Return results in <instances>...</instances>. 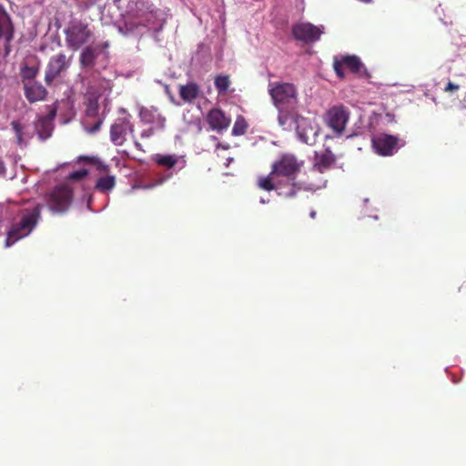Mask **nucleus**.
I'll return each mask as SVG.
<instances>
[{"label": "nucleus", "instance_id": "obj_1", "mask_svg": "<svg viewBox=\"0 0 466 466\" xmlns=\"http://www.w3.org/2000/svg\"><path fill=\"white\" fill-rule=\"evenodd\" d=\"M279 177L276 174H272V169L268 176L259 177L257 185L260 189L266 191H276L279 197L285 198H293L302 188L305 190H317L321 188L326 181L320 179L318 183H308L304 187L299 182L284 183L283 180L274 181Z\"/></svg>", "mask_w": 466, "mask_h": 466}, {"label": "nucleus", "instance_id": "obj_2", "mask_svg": "<svg viewBox=\"0 0 466 466\" xmlns=\"http://www.w3.org/2000/svg\"><path fill=\"white\" fill-rule=\"evenodd\" d=\"M42 206L37 204L31 209L21 212L20 219L13 222L7 231L5 246L11 247L19 239L28 236L35 228L41 214Z\"/></svg>", "mask_w": 466, "mask_h": 466}, {"label": "nucleus", "instance_id": "obj_3", "mask_svg": "<svg viewBox=\"0 0 466 466\" xmlns=\"http://www.w3.org/2000/svg\"><path fill=\"white\" fill-rule=\"evenodd\" d=\"M268 93L278 111L298 109V90L288 82H276L269 85Z\"/></svg>", "mask_w": 466, "mask_h": 466}, {"label": "nucleus", "instance_id": "obj_4", "mask_svg": "<svg viewBox=\"0 0 466 466\" xmlns=\"http://www.w3.org/2000/svg\"><path fill=\"white\" fill-rule=\"evenodd\" d=\"M304 167V161L299 159L293 154H282L271 165L272 174H276L279 177H285V183L296 182L297 176L300 173Z\"/></svg>", "mask_w": 466, "mask_h": 466}, {"label": "nucleus", "instance_id": "obj_5", "mask_svg": "<svg viewBox=\"0 0 466 466\" xmlns=\"http://www.w3.org/2000/svg\"><path fill=\"white\" fill-rule=\"evenodd\" d=\"M65 36L66 46L72 51H77L90 41L93 33L87 24L73 20L65 29Z\"/></svg>", "mask_w": 466, "mask_h": 466}, {"label": "nucleus", "instance_id": "obj_6", "mask_svg": "<svg viewBox=\"0 0 466 466\" xmlns=\"http://www.w3.org/2000/svg\"><path fill=\"white\" fill-rule=\"evenodd\" d=\"M73 56H66L63 52L53 55L45 69V83L51 86L56 80L64 78L72 65Z\"/></svg>", "mask_w": 466, "mask_h": 466}, {"label": "nucleus", "instance_id": "obj_7", "mask_svg": "<svg viewBox=\"0 0 466 466\" xmlns=\"http://www.w3.org/2000/svg\"><path fill=\"white\" fill-rule=\"evenodd\" d=\"M72 200V188L67 185H58L49 193L47 206L52 212L64 213L71 206Z\"/></svg>", "mask_w": 466, "mask_h": 466}, {"label": "nucleus", "instance_id": "obj_8", "mask_svg": "<svg viewBox=\"0 0 466 466\" xmlns=\"http://www.w3.org/2000/svg\"><path fill=\"white\" fill-rule=\"evenodd\" d=\"M324 123L336 137L343 135L350 119L349 110L342 105L330 107L323 116Z\"/></svg>", "mask_w": 466, "mask_h": 466}, {"label": "nucleus", "instance_id": "obj_9", "mask_svg": "<svg viewBox=\"0 0 466 466\" xmlns=\"http://www.w3.org/2000/svg\"><path fill=\"white\" fill-rule=\"evenodd\" d=\"M15 25L11 15L4 7H0V40H3L2 57L11 53V43L15 38Z\"/></svg>", "mask_w": 466, "mask_h": 466}, {"label": "nucleus", "instance_id": "obj_10", "mask_svg": "<svg viewBox=\"0 0 466 466\" xmlns=\"http://www.w3.org/2000/svg\"><path fill=\"white\" fill-rule=\"evenodd\" d=\"M323 32V25L317 26L309 22L295 24L291 30L293 37L296 40L304 43H314L319 41Z\"/></svg>", "mask_w": 466, "mask_h": 466}, {"label": "nucleus", "instance_id": "obj_11", "mask_svg": "<svg viewBox=\"0 0 466 466\" xmlns=\"http://www.w3.org/2000/svg\"><path fill=\"white\" fill-rule=\"evenodd\" d=\"M134 133V126L128 118L117 119L110 127V139L115 146H122L127 140V134Z\"/></svg>", "mask_w": 466, "mask_h": 466}, {"label": "nucleus", "instance_id": "obj_12", "mask_svg": "<svg viewBox=\"0 0 466 466\" xmlns=\"http://www.w3.org/2000/svg\"><path fill=\"white\" fill-rule=\"evenodd\" d=\"M399 138L392 135L380 134L372 139L375 151L380 156H391L398 147Z\"/></svg>", "mask_w": 466, "mask_h": 466}, {"label": "nucleus", "instance_id": "obj_13", "mask_svg": "<svg viewBox=\"0 0 466 466\" xmlns=\"http://www.w3.org/2000/svg\"><path fill=\"white\" fill-rule=\"evenodd\" d=\"M206 120L209 127L218 133H222L227 130L231 123L230 117L227 116L226 114L218 107H214L208 111Z\"/></svg>", "mask_w": 466, "mask_h": 466}, {"label": "nucleus", "instance_id": "obj_14", "mask_svg": "<svg viewBox=\"0 0 466 466\" xmlns=\"http://www.w3.org/2000/svg\"><path fill=\"white\" fill-rule=\"evenodd\" d=\"M139 117L143 123L151 125V127H155L157 130L165 129L166 117L155 106L142 107L139 111Z\"/></svg>", "mask_w": 466, "mask_h": 466}, {"label": "nucleus", "instance_id": "obj_15", "mask_svg": "<svg viewBox=\"0 0 466 466\" xmlns=\"http://www.w3.org/2000/svg\"><path fill=\"white\" fill-rule=\"evenodd\" d=\"M343 66L349 68L352 73L358 74L360 72L363 67V64L356 56H346L341 58V60H335L333 63V67L336 75L339 78L345 77V73L343 70Z\"/></svg>", "mask_w": 466, "mask_h": 466}, {"label": "nucleus", "instance_id": "obj_16", "mask_svg": "<svg viewBox=\"0 0 466 466\" xmlns=\"http://www.w3.org/2000/svg\"><path fill=\"white\" fill-rule=\"evenodd\" d=\"M24 95L30 104L45 101L48 96L47 89L38 81L23 85Z\"/></svg>", "mask_w": 466, "mask_h": 466}, {"label": "nucleus", "instance_id": "obj_17", "mask_svg": "<svg viewBox=\"0 0 466 466\" xmlns=\"http://www.w3.org/2000/svg\"><path fill=\"white\" fill-rule=\"evenodd\" d=\"M335 161V155L329 149H327L322 153H316L311 171L324 173L331 168Z\"/></svg>", "mask_w": 466, "mask_h": 466}, {"label": "nucleus", "instance_id": "obj_18", "mask_svg": "<svg viewBox=\"0 0 466 466\" xmlns=\"http://www.w3.org/2000/svg\"><path fill=\"white\" fill-rule=\"evenodd\" d=\"M54 116L55 113H53L52 116H39L35 122V129L40 140L45 141L52 136L54 130Z\"/></svg>", "mask_w": 466, "mask_h": 466}, {"label": "nucleus", "instance_id": "obj_19", "mask_svg": "<svg viewBox=\"0 0 466 466\" xmlns=\"http://www.w3.org/2000/svg\"><path fill=\"white\" fill-rule=\"evenodd\" d=\"M98 56L97 49L92 46H85L79 56V65L82 68L94 67Z\"/></svg>", "mask_w": 466, "mask_h": 466}, {"label": "nucleus", "instance_id": "obj_20", "mask_svg": "<svg viewBox=\"0 0 466 466\" xmlns=\"http://www.w3.org/2000/svg\"><path fill=\"white\" fill-rule=\"evenodd\" d=\"M179 96L187 103H192L200 93L199 86L195 82H188L186 85L179 86Z\"/></svg>", "mask_w": 466, "mask_h": 466}, {"label": "nucleus", "instance_id": "obj_21", "mask_svg": "<svg viewBox=\"0 0 466 466\" xmlns=\"http://www.w3.org/2000/svg\"><path fill=\"white\" fill-rule=\"evenodd\" d=\"M86 96L88 100L86 114L89 117H95L98 114V98L100 97V94H92V88L86 90Z\"/></svg>", "mask_w": 466, "mask_h": 466}, {"label": "nucleus", "instance_id": "obj_22", "mask_svg": "<svg viewBox=\"0 0 466 466\" xmlns=\"http://www.w3.org/2000/svg\"><path fill=\"white\" fill-rule=\"evenodd\" d=\"M115 186L116 177L113 175H106L97 178L95 189L101 193H107L111 191Z\"/></svg>", "mask_w": 466, "mask_h": 466}, {"label": "nucleus", "instance_id": "obj_23", "mask_svg": "<svg viewBox=\"0 0 466 466\" xmlns=\"http://www.w3.org/2000/svg\"><path fill=\"white\" fill-rule=\"evenodd\" d=\"M38 73L39 68L37 66H29L27 65L23 66L20 69L22 85L36 81L35 77Z\"/></svg>", "mask_w": 466, "mask_h": 466}, {"label": "nucleus", "instance_id": "obj_24", "mask_svg": "<svg viewBox=\"0 0 466 466\" xmlns=\"http://www.w3.org/2000/svg\"><path fill=\"white\" fill-rule=\"evenodd\" d=\"M297 116V110L279 111L278 121L282 127H290Z\"/></svg>", "mask_w": 466, "mask_h": 466}, {"label": "nucleus", "instance_id": "obj_25", "mask_svg": "<svg viewBox=\"0 0 466 466\" xmlns=\"http://www.w3.org/2000/svg\"><path fill=\"white\" fill-rule=\"evenodd\" d=\"M214 84L218 94H225L228 91L230 85L229 76L219 75L216 76Z\"/></svg>", "mask_w": 466, "mask_h": 466}, {"label": "nucleus", "instance_id": "obj_26", "mask_svg": "<svg viewBox=\"0 0 466 466\" xmlns=\"http://www.w3.org/2000/svg\"><path fill=\"white\" fill-rule=\"evenodd\" d=\"M156 162L159 166L172 168L177 163V157L175 155H157Z\"/></svg>", "mask_w": 466, "mask_h": 466}, {"label": "nucleus", "instance_id": "obj_27", "mask_svg": "<svg viewBox=\"0 0 466 466\" xmlns=\"http://www.w3.org/2000/svg\"><path fill=\"white\" fill-rule=\"evenodd\" d=\"M248 128V123L244 116H238L234 123L233 128H232V135L233 136H242L246 133Z\"/></svg>", "mask_w": 466, "mask_h": 466}, {"label": "nucleus", "instance_id": "obj_28", "mask_svg": "<svg viewBox=\"0 0 466 466\" xmlns=\"http://www.w3.org/2000/svg\"><path fill=\"white\" fill-rule=\"evenodd\" d=\"M11 127H12L13 130L15 133L16 143L18 145H20V146L23 145L24 144V137H23V127H22V125L18 121H12L11 122Z\"/></svg>", "mask_w": 466, "mask_h": 466}, {"label": "nucleus", "instance_id": "obj_29", "mask_svg": "<svg viewBox=\"0 0 466 466\" xmlns=\"http://www.w3.org/2000/svg\"><path fill=\"white\" fill-rule=\"evenodd\" d=\"M87 174H88L87 170L86 168H82V169H79V170L70 173L68 176V179L78 181V180H81L84 177H86L87 176Z\"/></svg>", "mask_w": 466, "mask_h": 466}, {"label": "nucleus", "instance_id": "obj_30", "mask_svg": "<svg viewBox=\"0 0 466 466\" xmlns=\"http://www.w3.org/2000/svg\"><path fill=\"white\" fill-rule=\"evenodd\" d=\"M297 132L299 136V138L302 142L306 143V144H310V138H309V136L308 135L307 131L305 129L302 128V127L300 125H298L297 127Z\"/></svg>", "mask_w": 466, "mask_h": 466}, {"label": "nucleus", "instance_id": "obj_31", "mask_svg": "<svg viewBox=\"0 0 466 466\" xmlns=\"http://www.w3.org/2000/svg\"><path fill=\"white\" fill-rule=\"evenodd\" d=\"M102 123L103 119H97L92 127H88L87 131L91 134L97 132L100 129Z\"/></svg>", "mask_w": 466, "mask_h": 466}, {"label": "nucleus", "instance_id": "obj_32", "mask_svg": "<svg viewBox=\"0 0 466 466\" xmlns=\"http://www.w3.org/2000/svg\"><path fill=\"white\" fill-rule=\"evenodd\" d=\"M157 129L155 127H149L141 132L140 136L142 138H148L152 137Z\"/></svg>", "mask_w": 466, "mask_h": 466}, {"label": "nucleus", "instance_id": "obj_33", "mask_svg": "<svg viewBox=\"0 0 466 466\" xmlns=\"http://www.w3.org/2000/svg\"><path fill=\"white\" fill-rule=\"evenodd\" d=\"M140 25L139 24H135L131 21H127L125 23V27L127 29V32H132L134 31L137 27H138Z\"/></svg>", "mask_w": 466, "mask_h": 466}, {"label": "nucleus", "instance_id": "obj_34", "mask_svg": "<svg viewBox=\"0 0 466 466\" xmlns=\"http://www.w3.org/2000/svg\"><path fill=\"white\" fill-rule=\"evenodd\" d=\"M459 87H460V86H459V85H456V84H454V83H452V82H449V83L446 85V86H445V88H444V91H445V92H452V91L458 90V89H459Z\"/></svg>", "mask_w": 466, "mask_h": 466}, {"label": "nucleus", "instance_id": "obj_35", "mask_svg": "<svg viewBox=\"0 0 466 466\" xmlns=\"http://www.w3.org/2000/svg\"><path fill=\"white\" fill-rule=\"evenodd\" d=\"M5 173H6V167H5V162L0 157V176L4 177L5 175Z\"/></svg>", "mask_w": 466, "mask_h": 466}, {"label": "nucleus", "instance_id": "obj_36", "mask_svg": "<svg viewBox=\"0 0 466 466\" xmlns=\"http://www.w3.org/2000/svg\"><path fill=\"white\" fill-rule=\"evenodd\" d=\"M134 144H135V147L140 150V151H144L143 147H142V145L137 141V140H135L134 141Z\"/></svg>", "mask_w": 466, "mask_h": 466}, {"label": "nucleus", "instance_id": "obj_37", "mask_svg": "<svg viewBox=\"0 0 466 466\" xmlns=\"http://www.w3.org/2000/svg\"><path fill=\"white\" fill-rule=\"evenodd\" d=\"M89 88H92V94H100L101 95V93L99 91H97L94 86H92V85L88 86L86 90H88Z\"/></svg>", "mask_w": 466, "mask_h": 466}, {"label": "nucleus", "instance_id": "obj_38", "mask_svg": "<svg viewBox=\"0 0 466 466\" xmlns=\"http://www.w3.org/2000/svg\"><path fill=\"white\" fill-rule=\"evenodd\" d=\"M217 147H218H218H221V148H223V149H228V147H228V146L222 145L221 143H218V144L217 145Z\"/></svg>", "mask_w": 466, "mask_h": 466}, {"label": "nucleus", "instance_id": "obj_39", "mask_svg": "<svg viewBox=\"0 0 466 466\" xmlns=\"http://www.w3.org/2000/svg\"><path fill=\"white\" fill-rule=\"evenodd\" d=\"M310 217H311L312 218H315V217H316V211H314V210H313V211H311V212H310Z\"/></svg>", "mask_w": 466, "mask_h": 466}, {"label": "nucleus", "instance_id": "obj_40", "mask_svg": "<svg viewBox=\"0 0 466 466\" xmlns=\"http://www.w3.org/2000/svg\"><path fill=\"white\" fill-rule=\"evenodd\" d=\"M310 130L312 131L313 137L317 136V131H314L312 127H310Z\"/></svg>", "mask_w": 466, "mask_h": 466}, {"label": "nucleus", "instance_id": "obj_41", "mask_svg": "<svg viewBox=\"0 0 466 466\" xmlns=\"http://www.w3.org/2000/svg\"><path fill=\"white\" fill-rule=\"evenodd\" d=\"M0 7H3V6L0 5Z\"/></svg>", "mask_w": 466, "mask_h": 466}]
</instances>
